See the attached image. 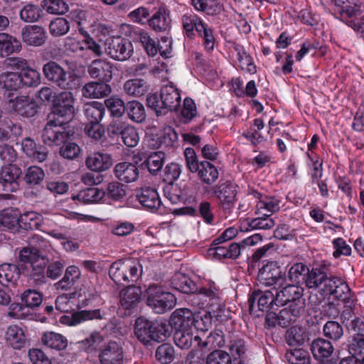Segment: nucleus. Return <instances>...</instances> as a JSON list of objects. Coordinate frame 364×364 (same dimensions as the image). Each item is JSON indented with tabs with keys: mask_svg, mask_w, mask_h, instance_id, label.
<instances>
[{
	"mask_svg": "<svg viewBox=\"0 0 364 364\" xmlns=\"http://www.w3.org/2000/svg\"><path fill=\"white\" fill-rule=\"evenodd\" d=\"M288 279L293 284L298 285L304 280L311 291L309 302L314 308L319 306L326 297L338 300H346L350 297V288L341 278L328 276L323 268H313L309 270L303 263H296L289 270Z\"/></svg>",
	"mask_w": 364,
	"mask_h": 364,
	"instance_id": "nucleus-1",
	"label": "nucleus"
},
{
	"mask_svg": "<svg viewBox=\"0 0 364 364\" xmlns=\"http://www.w3.org/2000/svg\"><path fill=\"white\" fill-rule=\"evenodd\" d=\"M147 106L155 111L157 116L164 115L168 112L175 111L181 105L178 90L173 85L161 87L160 96L153 94L146 98Z\"/></svg>",
	"mask_w": 364,
	"mask_h": 364,
	"instance_id": "nucleus-2",
	"label": "nucleus"
},
{
	"mask_svg": "<svg viewBox=\"0 0 364 364\" xmlns=\"http://www.w3.org/2000/svg\"><path fill=\"white\" fill-rule=\"evenodd\" d=\"M134 334L140 342L146 345L151 341L164 342L170 336V331L164 322H152L139 317L135 321Z\"/></svg>",
	"mask_w": 364,
	"mask_h": 364,
	"instance_id": "nucleus-3",
	"label": "nucleus"
},
{
	"mask_svg": "<svg viewBox=\"0 0 364 364\" xmlns=\"http://www.w3.org/2000/svg\"><path fill=\"white\" fill-rule=\"evenodd\" d=\"M19 259L25 263L30 264L32 269L29 274L36 285L46 283L45 267L48 259L41 255V252L35 247H23L19 252Z\"/></svg>",
	"mask_w": 364,
	"mask_h": 364,
	"instance_id": "nucleus-4",
	"label": "nucleus"
},
{
	"mask_svg": "<svg viewBox=\"0 0 364 364\" xmlns=\"http://www.w3.org/2000/svg\"><path fill=\"white\" fill-rule=\"evenodd\" d=\"M146 292V304L156 314H164L172 309L176 304V296L156 284L149 285Z\"/></svg>",
	"mask_w": 364,
	"mask_h": 364,
	"instance_id": "nucleus-5",
	"label": "nucleus"
},
{
	"mask_svg": "<svg viewBox=\"0 0 364 364\" xmlns=\"http://www.w3.org/2000/svg\"><path fill=\"white\" fill-rule=\"evenodd\" d=\"M42 70L45 78L61 90H73L77 86L75 75L55 61L44 64Z\"/></svg>",
	"mask_w": 364,
	"mask_h": 364,
	"instance_id": "nucleus-6",
	"label": "nucleus"
},
{
	"mask_svg": "<svg viewBox=\"0 0 364 364\" xmlns=\"http://www.w3.org/2000/svg\"><path fill=\"white\" fill-rule=\"evenodd\" d=\"M272 290L275 292L276 306L289 304L292 307L305 309L304 289L301 287L296 284H288L280 290L275 287Z\"/></svg>",
	"mask_w": 364,
	"mask_h": 364,
	"instance_id": "nucleus-7",
	"label": "nucleus"
},
{
	"mask_svg": "<svg viewBox=\"0 0 364 364\" xmlns=\"http://www.w3.org/2000/svg\"><path fill=\"white\" fill-rule=\"evenodd\" d=\"M74 104L75 97L71 92L63 91L58 93L50 116L68 123L74 117Z\"/></svg>",
	"mask_w": 364,
	"mask_h": 364,
	"instance_id": "nucleus-8",
	"label": "nucleus"
},
{
	"mask_svg": "<svg viewBox=\"0 0 364 364\" xmlns=\"http://www.w3.org/2000/svg\"><path fill=\"white\" fill-rule=\"evenodd\" d=\"M49 118L50 120L47 122L42 134L43 141L50 146L59 145L68 137L65 127L68 123L52 116H49Z\"/></svg>",
	"mask_w": 364,
	"mask_h": 364,
	"instance_id": "nucleus-9",
	"label": "nucleus"
},
{
	"mask_svg": "<svg viewBox=\"0 0 364 364\" xmlns=\"http://www.w3.org/2000/svg\"><path fill=\"white\" fill-rule=\"evenodd\" d=\"M105 50L108 56L118 61L128 60L134 51L132 43L129 40L120 37L107 39Z\"/></svg>",
	"mask_w": 364,
	"mask_h": 364,
	"instance_id": "nucleus-10",
	"label": "nucleus"
},
{
	"mask_svg": "<svg viewBox=\"0 0 364 364\" xmlns=\"http://www.w3.org/2000/svg\"><path fill=\"white\" fill-rule=\"evenodd\" d=\"M249 310L251 313L274 309L276 306L275 292L272 291H254L248 299Z\"/></svg>",
	"mask_w": 364,
	"mask_h": 364,
	"instance_id": "nucleus-11",
	"label": "nucleus"
},
{
	"mask_svg": "<svg viewBox=\"0 0 364 364\" xmlns=\"http://www.w3.org/2000/svg\"><path fill=\"white\" fill-rule=\"evenodd\" d=\"M43 301V295L33 289H27L21 295L22 304L14 303L11 305V311L9 316L19 318L21 317L23 309L27 308H35L41 305Z\"/></svg>",
	"mask_w": 364,
	"mask_h": 364,
	"instance_id": "nucleus-12",
	"label": "nucleus"
},
{
	"mask_svg": "<svg viewBox=\"0 0 364 364\" xmlns=\"http://www.w3.org/2000/svg\"><path fill=\"white\" fill-rule=\"evenodd\" d=\"M137 271V263L132 259H119L112 264L109 269L111 279L116 284H122L124 279H128L125 273L129 272V277L132 279Z\"/></svg>",
	"mask_w": 364,
	"mask_h": 364,
	"instance_id": "nucleus-13",
	"label": "nucleus"
},
{
	"mask_svg": "<svg viewBox=\"0 0 364 364\" xmlns=\"http://www.w3.org/2000/svg\"><path fill=\"white\" fill-rule=\"evenodd\" d=\"M258 277L266 286L282 287L285 282V274L276 262H269L259 269Z\"/></svg>",
	"mask_w": 364,
	"mask_h": 364,
	"instance_id": "nucleus-14",
	"label": "nucleus"
},
{
	"mask_svg": "<svg viewBox=\"0 0 364 364\" xmlns=\"http://www.w3.org/2000/svg\"><path fill=\"white\" fill-rule=\"evenodd\" d=\"M186 161L188 169L193 173H198V176L204 183L210 184L218 178V170L209 161Z\"/></svg>",
	"mask_w": 364,
	"mask_h": 364,
	"instance_id": "nucleus-15",
	"label": "nucleus"
},
{
	"mask_svg": "<svg viewBox=\"0 0 364 364\" xmlns=\"http://www.w3.org/2000/svg\"><path fill=\"white\" fill-rule=\"evenodd\" d=\"M48 36L45 28L38 25H28L21 29V38L23 43L30 46H43Z\"/></svg>",
	"mask_w": 364,
	"mask_h": 364,
	"instance_id": "nucleus-16",
	"label": "nucleus"
},
{
	"mask_svg": "<svg viewBox=\"0 0 364 364\" xmlns=\"http://www.w3.org/2000/svg\"><path fill=\"white\" fill-rule=\"evenodd\" d=\"M99 357L101 364H121L124 351L119 343L109 341L102 347Z\"/></svg>",
	"mask_w": 364,
	"mask_h": 364,
	"instance_id": "nucleus-17",
	"label": "nucleus"
},
{
	"mask_svg": "<svg viewBox=\"0 0 364 364\" xmlns=\"http://www.w3.org/2000/svg\"><path fill=\"white\" fill-rule=\"evenodd\" d=\"M87 71L91 77L99 79L100 81L107 82L112 78V64L105 60H93L88 66Z\"/></svg>",
	"mask_w": 364,
	"mask_h": 364,
	"instance_id": "nucleus-18",
	"label": "nucleus"
},
{
	"mask_svg": "<svg viewBox=\"0 0 364 364\" xmlns=\"http://www.w3.org/2000/svg\"><path fill=\"white\" fill-rule=\"evenodd\" d=\"M137 200L144 208L156 211L161 205L157 191L154 188H142L136 195Z\"/></svg>",
	"mask_w": 364,
	"mask_h": 364,
	"instance_id": "nucleus-19",
	"label": "nucleus"
},
{
	"mask_svg": "<svg viewBox=\"0 0 364 364\" xmlns=\"http://www.w3.org/2000/svg\"><path fill=\"white\" fill-rule=\"evenodd\" d=\"M9 102L11 104L12 109L22 117H31L37 112V105L29 97H17L15 100H11Z\"/></svg>",
	"mask_w": 364,
	"mask_h": 364,
	"instance_id": "nucleus-20",
	"label": "nucleus"
},
{
	"mask_svg": "<svg viewBox=\"0 0 364 364\" xmlns=\"http://www.w3.org/2000/svg\"><path fill=\"white\" fill-rule=\"evenodd\" d=\"M331 4L342 18H353L360 15L358 0H331Z\"/></svg>",
	"mask_w": 364,
	"mask_h": 364,
	"instance_id": "nucleus-21",
	"label": "nucleus"
},
{
	"mask_svg": "<svg viewBox=\"0 0 364 364\" xmlns=\"http://www.w3.org/2000/svg\"><path fill=\"white\" fill-rule=\"evenodd\" d=\"M193 314L187 308L177 309L171 314L169 323L174 329L193 328Z\"/></svg>",
	"mask_w": 364,
	"mask_h": 364,
	"instance_id": "nucleus-22",
	"label": "nucleus"
},
{
	"mask_svg": "<svg viewBox=\"0 0 364 364\" xmlns=\"http://www.w3.org/2000/svg\"><path fill=\"white\" fill-rule=\"evenodd\" d=\"M40 340L46 348L57 351L66 349L68 345V341L65 336L54 331L43 333Z\"/></svg>",
	"mask_w": 364,
	"mask_h": 364,
	"instance_id": "nucleus-23",
	"label": "nucleus"
},
{
	"mask_svg": "<svg viewBox=\"0 0 364 364\" xmlns=\"http://www.w3.org/2000/svg\"><path fill=\"white\" fill-rule=\"evenodd\" d=\"M81 276L80 269L75 265L68 266L65 271L63 277L54 284L58 291H67L72 289Z\"/></svg>",
	"mask_w": 364,
	"mask_h": 364,
	"instance_id": "nucleus-24",
	"label": "nucleus"
},
{
	"mask_svg": "<svg viewBox=\"0 0 364 364\" xmlns=\"http://www.w3.org/2000/svg\"><path fill=\"white\" fill-rule=\"evenodd\" d=\"M252 194L256 198L259 199L256 205L257 214L263 216H271L272 213L279 210V200L277 198L267 196L261 198V194L256 191H254Z\"/></svg>",
	"mask_w": 364,
	"mask_h": 364,
	"instance_id": "nucleus-25",
	"label": "nucleus"
},
{
	"mask_svg": "<svg viewBox=\"0 0 364 364\" xmlns=\"http://www.w3.org/2000/svg\"><path fill=\"white\" fill-rule=\"evenodd\" d=\"M82 95L87 98H103L108 96L112 89L107 82H90L85 85Z\"/></svg>",
	"mask_w": 364,
	"mask_h": 364,
	"instance_id": "nucleus-26",
	"label": "nucleus"
},
{
	"mask_svg": "<svg viewBox=\"0 0 364 364\" xmlns=\"http://www.w3.org/2000/svg\"><path fill=\"white\" fill-rule=\"evenodd\" d=\"M147 21L156 32L166 31L171 27L169 12L164 7H160Z\"/></svg>",
	"mask_w": 364,
	"mask_h": 364,
	"instance_id": "nucleus-27",
	"label": "nucleus"
},
{
	"mask_svg": "<svg viewBox=\"0 0 364 364\" xmlns=\"http://www.w3.org/2000/svg\"><path fill=\"white\" fill-rule=\"evenodd\" d=\"M115 175L120 181L125 183L135 181L139 176V171L135 163L123 161L114 167Z\"/></svg>",
	"mask_w": 364,
	"mask_h": 364,
	"instance_id": "nucleus-28",
	"label": "nucleus"
},
{
	"mask_svg": "<svg viewBox=\"0 0 364 364\" xmlns=\"http://www.w3.org/2000/svg\"><path fill=\"white\" fill-rule=\"evenodd\" d=\"M141 290L139 287L129 286L120 292V304L127 310L134 309L141 300Z\"/></svg>",
	"mask_w": 364,
	"mask_h": 364,
	"instance_id": "nucleus-29",
	"label": "nucleus"
},
{
	"mask_svg": "<svg viewBox=\"0 0 364 364\" xmlns=\"http://www.w3.org/2000/svg\"><path fill=\"white\" fill-rule=\"evenodd\" d=\"M148 82L141 78H133L127 80L123 85L124 92L132 97H139L144 95L149 90Z\"/></svg>",
	"mask_w": 364,
	"mask_h": 364,
	"instance_id": "nucleus-30",
	"label": "nucleus"
},
{
	"mask_svg": "<svg viewBox=\"0 0 364 364\" xmlns=\"http://www.w3.org/2000/svg\"><path fill=\"white\" fill-rule=\"evenodd\" d=\"M19 215L20 211L17 208H7L0 210V228L4 230L16 229Z\"/></svg>",
	"mask_w": 364,
	"mask_h": 364,
	"instance_id": "nucleus-31",
	"label": "nucleus"
},
{
	"mask_svg": "<svg viewBox=\"0 0 364 364\" xmlns=\"http://www.w3.org/2000/svg\"><path fill=\"white\" fill-rule=\"evenodd\" d=\"M20 276V270L17 265L3 264L0 265V284L6 287L14 286Z\"/></svg>",
	"mask_w": 364,
	"mask_h": 364,
	"instance_id": "nucleus-32",
	"label": "nucleus"
},
{
	"mask_svg": "<svg viewBox=\"0 0 364 364\" xmlns=\"http://www.w3.org/2000/svg\"><path fill=\"white\" fill-rule=\"evenodd\" d=\"M8 343L14 349L20 350L26 344V336L22 328L17 325H11L6 331Z\"/></svg>",
	"mask_w": 364,
	"mask_h": 364,
	"instance_id": "nucleus-33",
	"label": "nucleus"
},
{
	"mask_svg": "<svg viewBox=\"0 0 364 364\" xmlns=\"http://www.w3.org/2000/svg\"><path fill=\"white\" fill-rule=\"evenodd\" d=\"M173 288L184 294H192L198 291L193 281L186 274L178 272L174 274L171 279Z\"/></svg>",
	"mask_w": 364,
	"mask_h": 364,
	"instance_id": "nucleus-34",
	"label": "nucleus"
},
{
	"mask_svg": "<svg viewBox=\"0 0 364 364\" xmlns=\"http://www.w3.org/2000/svg\"><path fill=\"white\" fill-rule=\"evenodd\" d=\"M229 351V364H245L242 359L246 352V347L242 338L231 340Z\"/></svg>",
	"mask_w": 364,
	"mask_h": 364,
	"instance_id": "nucleus-35",
	"label": "nucleus"
},
{
	"mask_svg": "<svg viewBox=\"0 0 364 364\" xmlns=\"http://www.w3.org/2000/svg\"><path fill=\"white\" fill-rule=\"evenodd\" d=\"M231 52L232 55L237 58L239 66L242 70H246L250 73H255L256 72V67L252 63V58L242 46L234 43Z\"/></svg>",
	"mask_w": 364,
	"mask_h": 364,
	"instance_id": "nucleus-36",
	"label": "nucleus"
},
{
	"mask_svg": "<svg viewBox=\"0 0 364 364\" xmlns=\"http://www.w3.org/2000/svg\"><path fill=\"white\" fill-rule=\"evenodd\" d=\"M22 150L28 158L46 159L48 156V150L46 146H38L34 141L29 138L22 142Z\"/></svg>",
	"mask_w": 364,
	"mask_h": 364,
	"instance_id": "nucleus-37",
	"label": "nucleus"
},
{
	"mask_svg": "<svg viewBox=\"0 0 364 364\" xmlns=\"http://www.w3.org/2000/svg\"><path fill=\"white\" fill-rule=\"evenodd\" d=\"M41 223V215L34 211H30L23 214L20 213L18 226L29 231L39 229Z\"/></svg>",
	"mask_w": 364,
	"mask_h": 364,
	"instance_id": "nucleus-38",
	"label": "nucleus"
},
{
	"mask_svg": "<svg viewBox=\"0 0 364 364\" xmlns=\"http://www.w3.org/2000/svg\"><path fill=\"white\" fill-rule=\"evenodd\" d=\"M83 111L89 123H100L105 115V107L99 102H92L83 106Z\"/></svg>",
	"mask_w": 364,
	"mask_h": 364,
	"instance_id": "nucleus-39",
	"label": "nucleus"
},
{
	"mask_svg": "<svg viewBox=\"0 0 364 364\" xmlns=\"http://www.w3.org/2000/svg\"><path fill=\"white\" fill-rule=\"evenodd\" d=\"M311 350L316 359L323 360L331 355L333 347L329 341L317 338L311 343Z\"/></svg>",
	"mask_w": 364,
	"mask_h": 364,
	"instance_id": "nucleus-40",
	"label": "nucleus"
},
{
	"mask_svg": "<svg viewBox=\"0 0 364 364\" xmlns=\"http://www.w3.org/2000/svg\"><path fill=\"white\" fill-rule=\"evenodd\" d=\"M125 113L130 120L136 123L143 122L146 117L144 106L136 100H132L126 103Z\"/></svg>",
	"mask_w": 364,
	"mask_h": 364,
	"instance_id": "nucleus-41",
	"label": "nucleus"
},
{
	"mask_svg": "<svg viewBox=\"0 0 364 364\" xmlns=\"http://www.w3.org/2000/svg\"><path fill=\"white\" fill-rule=\"evenodd\" d=\"M21 42L16 38L5 33H0V55H8L20 50Z\"/></svg>",
	"mask_w": 364,
	"mask_h": 364,
	"instance_id": "nucleus-42",
	"label": "nucleus"
},
{
	"mask_svg": "<svg viewBox=\"0 0 364 364\" xmlns=\"http://www.w3.org/2000/svg\"><path fill=\"white\" fill-rule=\"evenodd\" d=\"M304 311L305 309L292 307V306L289 305L287 307L282 309L278 314L279 326L283 328L288 326L291 322L295 321L298 317L301 316Z\"/></svg>",
	"mask_w": 364,
	"mask_h": 364,
	"instance_id": "nucleus-43",
	"label": "nucleus"
},
{
	"mask_svg": "<svg viewBox=\"0 0 364 364\" xmlns=\"http://www.w3.org/2000/svg\"><path fill=\"white\" fill-rule=\"evenodd\" d=\"M105 314H106L100 309L80 311L73 314L70 325L74 326L82 321L92 319H103L105 318Z\"/></svg>",
	"mask_w": 364,
	"mask_h": 364,
	"instance_id": "nucleus-44",
	"label": "nucleus"
},
{
	"mask_svg": "<svg viewBox=\"0 0 364 364\" xmlns=\"http://www.w3.org/2000/svg\"><path fill=\"white\" fill-rule=\"evenodd\" d=\"M193 339L192 328L175 329L174 343L181 349L187 350L190 348L193 343Z\"/></svg>",
	"mask_w": 364,
	"mask_h": 364,
	"instance_id": "nucleus-45",
	"label": "nucleus"
},
{
	"mask_svg": "<svg viewBox=\"0 0 364 364\" xmlns=\"http://www.w3.org/2000/svg\"><path fill=\"white\" fill-rule=\"evenodd\" d=\"M193 7L208 15L220 14L223 10L222 5L215 0H191Z\"/></svg>",
	"mask_w": 364,
	"mask_h": 364,
	"instance_id": "nucleus-46",
	"label": "nucleus"
},
{
	"mask_svg": "<svg viewBox=\"0 0 364 364\" xmlns=\"http://www.w3.org/2000/svg\"><path fill=\"white\" fill-rule=\"evenodd\" d=\"M41 5L46 13L52 15H63L69 9L63 0H43Z\"/></svg>",
	"mask_w": 364,
	"mask_h": 364,
	"instance_id": "nucleus-47",
	"label": "nucleus"
},
{
	"mask_svg": "<svg viewBox=\"0 0 364 364\" xmlns=\"http://www.w3.org/2000/svg\"><path fill=\"white\" fill-rule=\"evenodd\" d=\"M21 85L20 77L17 73L6 72L0 75V87L6 90L16 91Z\"/></svg>",
	"mask_w": 364,
	"mask_h": 364,
	"instance_id": "nucleus-48",
	"label": "nucleus"
},
{
	"mask_svg": "<svg viewBox=\"0 0 364 364\" xmlns=\"http://www.w3.org/2000/svg\"><path fill=\"white\" fill-rule=\"evenodd\" d=\"M21 173V169L18 166L9 163L1 168L0 181L12 184L20 177Z\"/></svg>",
	"mask_w": 364,
	"mask_h": 364,
	"instance_id": "nucleus-49",
	"label": "nucleus"
},
{
	"mask_svg": "<svg viewBox=\"0 0 364 364\" xmlns=\"http://www.w3.org/2000/svg\"><path fill=\"white\" fill-rule=\"evenodd\" d=\"M137 38L142 44L146 53L149 56H155L158 53V41L152 38L149 33L144 30H139L136 33Z\"/></svg>",
	"mask_w": 364,
	"mask_h": 364,
	"instance_id": "nucleus-50",
	"label": "nucleus"
},
{
	"mask_svg": "<svg viewBox=\"0 0 364 364\" xmlns=\"http://www.w3.org/2000/svg\"><path fill=\"white\" fill-rule=\"evenodd\" d=\"M21 85L26 87H34L37 86L41 83V75L35 69L29 67H26V69H23L18 73Z\"/></svg>",
	"mask_w": 364,
	"mask_h": 364,
	"instance_id": "nucleus-51",
	"label": "nucleus"
},
{
	"mask_svg": "<svg viewBox=\"0 0 364 364\" xmlns=\"http://www.w3.org/2000/svg\"><path fill=\"white\" fill-rule=\"evenodd\" d=\"M105 193L97 188H88L81 191L73 199H77L85 203H94L100 200L104 197Z\"/></svg>",
	"mask_w": 364,
	"mask_h": 364,
	"instance_id": "nucleus-52",
	"label": "nucleus"
},
{
	"mask_svg": "<svg viewBox=\"0 0 364 364\" xmlns=\"http://www.w3.org/2000/svg\"><path fill=\"white\" fill-rule=\"evenodd\" d=\"M20 18L26 23L38 21L41 17V11L37 5L26 4L19 12Z\"/></svg>",
	"mask_w": 364,
	"mask_h": 364,
	"instance_id": "nucleus-53",
	"label": "nucleus"
},
{
	"mask_svg": "<svg viewBox=\"0 0 364 364\" xmlns=\"http://www.w3.org/2000/svg\"><path fill=\"white\" fill-rule=\"evenodd\" d=\"M193 326L200 331H206L212 326V316L210 312L203 311L193 314Z\"/></svg>",
	"mask_w": 364,
	"mask_h": 364,
	"instance_id": "nucleus-54",
	"label": "nucleus"
},
{
	"mask_svg": "<svg viewBox=\"0 0 364 364\" xmlns=\"http://www.w3.org/2000/svg\"><path fill=\"white\" fill-rule=\"evenodd\" d=\"M49 30L53 36H64L70 30L69 21L65 18L58 17L50 23Z\"/></svg>",
	"mask_w": 364,
	"mask_h": 364,
	"instance_id": "nucleus-55",
	"label": "nucleus"
},
{
	"mask_svg": "<svg viewBox=\"0 0 364 364\" xmlns=\"http://www.w3.org/2000/svg\"><path fill=\"white\" fill-rule=\"evenodd\" d=\"M286 341L289 346H301L306 341L303 328L298 326L291 327L286 333Z\"/></svg>",
	"mask_w": 364,
	"mask_h": 364,
	"instance_id": "nucleus-56",
	"label": "nucleus"
},
{
	"mask_svg": "<svg viewBox=\"0 0 364 364\" xmlns=\"http://www.w3.org/2000/svg\"><path fill=\"white\" fill-rule=\"evenodd\" d=\"M105 105L110 111L112 116L120 117L126 112V104L119 97H111L105 101Z\"/></svg>",
	"mask_w": 364,
	"mask_h": 364,
	"instance_id": "nucleus-57",
	"label": "nucleus"
},
{
	"mask_svg": "<svg viewBox=\"0 0 364 364\" xmlns=\"http://www.w3.org/2000/svg\"><path fill=\"white\" fill-rule=\"evenodd\" d=\"M323 333L326 337L333 341H338L343 335L342 326L337 321H328L323 326Z\"/></svg>",
	"mask_w": 364,
	"mask_h": 364,
	"instance_id": "nucleus-58",
	"label": "nucleus"
},
{
	"mask_svg": "<svg viewBox=\"0 0 364 364\" xmlns=\"http://www.w3.org/2000/svg\"><path fill=\"white\" fill-rule=\"evenodd\" d=\"M286 358L291 364H309L308 352L302 348H294L287 351Z\"/></svg>",
	"mask_w": 364,
	"mask_h": 364,
	"instance_id": "nucleus-59",
	"label": "nucleus"
},
{
	"mask_svg": "<svg viewBox=\"0 0 364 364\" xmlns=\"http://www.w3.org/2000/svg\"><path fill=\"white\" fill-rule=\"evenodd\" d=\"M156 358L164 364L171 363L174 358L173 348L168 343L159 346L156 350Z\"/></svg>",
	"mask_w": 364,
	"mask_h": 364,
	"instance_id": "nucleus-60",
	"label": "nucleus"
},
{
	"mask_svg": "<svg viewBox=\"0 0 364 364\" xmlns=\"http://www.w3.org/2000/svg\"><path fill=\"white\" fill-rule=\"evenodd\" d=\"M126 186L118 181H113L107 185V194L113 200L122 199L126 196Z\"/></svg>",
	"mask_w": 364,
	"mask_h": 364,
	"instance_id": "nucleus-61",
	"label": "nucleus"
},
{
	"mask_svg": "<svg viewBox=\"0 0 364 364\" xmlns=\"http://www.w3.org/2000/svg\"><path fill=\"white\" fill-rule=\"evenodd\" d=\"M122 139L126 146L129 147L136 146L139 141V135L136 129L127 124L122 136Z\"/></svg>",
	"mask_w": 364,
	"mask_h": 364,
	"instance_id": "nucleus-62",
	"label": "nucleus"
},
{
	"mask_svg": "<svg viewBox=\"0 0 364 364\" xmlns=\"http://www.w3.org/2000/svg\"><path fill=\"white\" fill-rule=\"evenodd\" d=\"M44 178L43 171L36 166H31L27 169L25 175V181L27 183L37 185Z\"/></svg>",
	"mask_w": 364,
	"mask_h": 364,
	"instance_id": "nucleus-63",
	"label": "nucleus"
},
{
	"mask_svg": "<svg viewBox=\"0 0 364 364\" xmlns=\"http://www.w3.org/2000/svg\"><path fill=\"white\" fill-rule=\"evenodd\" d=\"M349 352L353 355H362L364 353V334L357 333L354 335L348 346Z\"/></svg>",
	"mask_w": 364,
	"mask_h": 364,
	"instance_id": "nucleus-64",
	"label": "nucleus"
}]
</instances>
